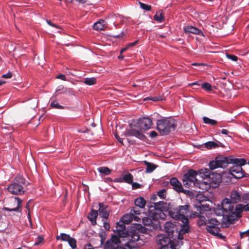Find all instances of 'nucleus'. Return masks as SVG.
<instances>
[{"instance_id":"nucleus-15","label":"nucleus","mask_w":249,"mask_h":249,"mask_svg":"<svg viewBox=\"0 0 249 249\" xmlns=\"http://www.w3.org/2000/svg\"><path fill=\"white\" fill-rule=\"evenodd\" d=\"M10 203L14 204L15 206L12 208H5V209L9 212L18 211L21 207L22 200L18 197H14L10 200Z\"/></svg>"},{"instance_id":"nucleus-35","label":"nucleus","mask_w":249,"mask_h":249,"mask_svg":"<svg viewBox=\"0 0 249 249\" xmlns=\"http://www.w3.org/2000/svg\"><path fill=\"white\" fill-rule=\"evenodd\" d=\"M98 171L105 175H109L111 173V170L107 167L103 166L97 169Z\"/></svg>"},{"instance_id":"nucleus-26","label":"nucleus","mask_w":249,"mask_h":249,"mask_svg":"<svg viewBox=\"0 0 249 249\" xmlns=\"http://www.w3.org/2000/svg\"><path fill=\"white\" fill-rule=\"evenodd\" d=\"M105 23V21L104 20L100 19L93 24V28L94 30L97 31L104 30L106 27V25Z\"/></svg>"},{"instance_id":"nucleus-31","label":"nucleus","mask_w":249,"mask_h":249,"mask_svg":"<svg viewBox=\"0 0 249 249\" xmlns=\"http://www.w3.org/2000/svg\"><path fill=\"white\" fill-rule=\"evenodd\" d=\"M71 237L69 234H67L65 233H60V235H57L56 237V239L57 240H61L63 241H66L68 242L69 240L71 238Z\"/></svg>"},{"instance_id":"nucleus-39","label":"nucleus","mask_w":249,"mask_h":249,"mask_svg":"<svg viewBox=\"0 0 249 249\" xmlns=\"http://www.w3.org/2000/svg\"><path fill=\"white\" fill-rule=\"evenodd\" d=\"M205 147L209 149H212L216 148V142L213 141H209L206 142L205 144Z\"/></svg>"},{"instance_id":"nucleus-14","label":"nucleus","mask_w":249,"mask_h":249,"mask_svg":"<svg viewBox=\"0 0 249 249\" xmlns=\"http://www.w3.org/2000/svg\"><path fill=\"white\" fill-rule=\"evenodd\" d=\"M99 208L98 212H99L100 215L103 218V219L107 220L109 215L108 206L105 205L104 203H99Z\"/></svg>"},{"instance_id":"nucleus-25","label":"nucleus","mask_w":249,"mask_h":249,"mask_svg":"<svg viewBox=\"0 0 249 249\" xmlns=\"http://www.w3.org/2000/svg\"><path fill=\"white\" fill-rule=\"evenodd\" d=\"M210 181L213 183L214 187L217 186L221 181V177L219 174L212 173L210 178Z\"/></svg>"},{"instance_id":"nucleus-27","label":"nucleus","mask_w":249,"mask_h":249,"mask_svg":"<svg viewBox=\"0 0 249 249\" xmlns=\"http://www.w3.org/2000/svg\"><path fill=\"white\" fill-rule=\"evenodd\" d=\"M122 220L123 223L122 224H123L126 228L124 224H128L132 221V214L130 213H126L122 217ZM117 224L122 225V224H119L118 222L117 223L116 226Z\"/></svg>"},{"instance_id":"nucleus-57","label":"nucleus","mask_w":249,"mask_h":249,"mask_svg":"<svg viewBox=\"0 0 249 249\" xmlns=\"http://www.w3.org/2000/svg\"><path fill=\"white\" fill-rule=\"evenodd\" d=\"M158 134L155 131H152L150 133V137L151 138H155L157 136Z\"/></svg>"},{"instance_id":"nucleus-21","label":"nucleus","mask_w":249,"mask_h":249,"mask_svg":"<svg viewBox=\"0 0 249 249\" xmlns=\"http://www.w3.org/2000/svg\"><path fill=\"white\" fill-rule=\"evenodd\" d=\"M176 229V225L170 222H166L164 225V230L169 236H173L174 231Z\"/></svg>"},{"instance_id":"nucleus-8","label":"nucleus","mask_w":249,"mask_h":249,"mask_svg":"<svg viewBox=\"0 0 249 249\" xmlns=\"http://www.w3.org/2000/svg\"><path fill=\"white\" fill-rule=\"evenodd\" d=\"M197 172L193 170L190 169L185 173L183 177V185L186 188H189L196 186L197 184L198 180L196 178Z\"/></svg>"},{"instance_id":"nucleus-51","label":"nucleus","mask_w":249,"mask_h":249,"mask_svg":"<svg viewBox=\"0 0 249 249\" xmlns=\"http://www.w3.org/2000/svg\"><path fill=\"white\" fill-rule=\"evenodd\" d=\"M142 217L141 215H133L132 216V221H135L137 222H139L141 221V219H142Z\"/></svg>"},{"instance_id":"nucleus-20","label":"nucleus","mask_w":249,"mask_h":249,"mask_svg":"<svg viewBox=\"0 0 249 249\" xmlns=\"http://www.w3.org/2000/svg\"><path fill=\"white\" fill-rule=\"evenodd\" d=\"M185 33H192L195 35H200L202 32L197 28L192 25H186L183 27Z\"/></svg>"},{"instance_id":"nucleus-7","label":"nucleus","mask_w":249,"mask_h":249,"mask_svg":"<svg viewBox=\"0 0 249 249\" xmlns=\"http://www.w3.org/2000/svg\"><path fill=\"white\" fill-rule=\"evenodd\" d=\"M142 221L144 228H143L141 224H136L133 227L130 229L132 230L136 229L139 231V233L140 235V232L142 233L143 232L145 229L149 231H152L158 228L159 225V221L155 218H152L150 217H144L142 218ZM141 235H142L141 234Z\"/></svg>"},{"instance_id":"nucleus-38","label":"nucleus","mask_w":249,"mask_h":249,"mask_svg":"<svg viewBox=\"0 0 249 249\" xmlns=\"http://www.w3.org/2000/svg\"><path fill=\"white\" fill-rule=\"evenodd\" d=\"M123 179L128 184H131L133 182V176L130 173H128L123 176Z\"/></svg>"},{"instance_id":"nucleus-18","label":"nucleus","mask_w":249,"mask_h":249,"mask_svg":"<svg viewBox=\"0 0 249 249\" xmlns=\"http://www.w3.org/2000/svg\"><path fill=\"white\" fill-rule=\"evenodd\" d=\"M170 184L172 186L173 190L178 193L183 190V187L179 180L175 177L172 178L170 179Z\"/></svg>"},{"instance_id":"nucleus-4","label":"nucleus","mask_w":249,"mask_h":249,"mask_svg":"<svg viewBox=\"0 0 249 249\" xmlns=\"http://www.w3.org/2000/svg\"><path fill=\"white\" fill-rule=\"evenodd\" d=\"M176 124L174 119L163 118L157 122V129L162 135L168 134L172 130H174Z\"/></svg>"},{"instance_id":"nucleus-59","label":"nucleus","mask_w":249,"mask_h":249,"mask_svg":"<svg viewBox=\"0 0 249 249\" xmlns=\"http://www.w3.org/2000/svg\"><path fill=\"white\" fill-rule=\"evenodd\" d=\"M138 40H136L133 42H132V43H129L127 46L128 47V48L130 47H133V46H134L135 45H136L137 44V43H138Z\"/></svg>"},{"instance_id":"nucleus-61","label":"nucleus","mask_w":249,"mask_h":249,"mask_svg":"<svg viewBox=\"0 0 249 249\" xmlns=\"http://www.w3.org/2000/svg\"><path fill=\"white\" fill-rule=\"evenodd\" d=\"M246 233H247L248 235H249V230H248L247 231L243 232H241L240 233V235L241 238H243L244 234H246Z\"/></svg>"},{"instance_id":"nucleus-9","label":"nucleus","mask_w":249,"mask_h":249,"mask_svg":"<svg viewBox=\"0 0 249 249\" xmlns=\"http://www.w3.org/2000/svg\"><path fill=\"white\" fill-rule=\"evenodd\" d=\"M220 222L215 218H211L208 220L206 230L207 231L213 235L217 234L220 231L218 227Z\"/></svg>"},{"instance_id":"nucleus-36","label":"nucleus","mask_w":249,"mask_h":249,"mask_svg":"<svg viewBox=\"0 0 249 249\" xmlns=\"http://www.w3.org/2000/svg\"><path fill=\"white\" fill-rule=\"evenodd\" d=\"M50 106L52 108H56V109H64L66 107H64L61 105H60L58 101L56 100L53 101L51 104Z\"/></svg>"},{"instance_id":"nucleus-12","label":"nucleus","mask_w":249,"mask_h":249,"mask_svg":"<svg viewBox=\"0 0 249 249\" xmlns=\"http://www.w3.org/2000/svg\"><path fill=\"white\" fill-rule=\"evenodd\" d=\"M166 204L162 201H160L158 202L154 203L155 212L156 214V218H160L161 219L164 218L165 214L163 213V209L165 207Z\"/></svg>"},{"instance_id":"nucleus-43","label":"nucleus","mask_w":249,"mask_h":249,"mask_svg":"<svg viewBox=\"0 0 249 249\" xmlns=\"http://www.w3.org/2000/svg\"><path fill=\"white\" fill-rule=\"evenodd\" d=\"M139 4L140 7L145 11H149L151 9V6L150 5L145 4L140 1L139 2Z\"/></svg>"},{"instance_id":"nucleus-53","label":"nucleus","mask_w":249,"mask_h":249,"mask_svg":"<svg viewBox=\"0 0 249 249\" xmlns=\"http://www.w3.org/2000/svg\"><path fill=\"white\" fill-rule=\"evenodd\" d=\"M170 248L171 249H179V246L178 244H175L174 242H170Z\"/></svg>"},{"instance_id":"nucleus-50","label":"nucleus","mask_w":249,"mask_h":249,"mask_svg":"<svg viewBox=\"0 0 249 249\" xmlns=\"http://www.w3.org/2000/svg\"><path fill=\"white\" fill-rule=\"evenodd\" d=\"M44 240V238L41 236H38L36 239V241L34 243L35 246L38 245L40 243H41Z\"/></svg>"},{"instance_id":"nucleus-32","label":"nucleus","mask_w":249,"mask_h":249,"mask_svg":"<svg viewBox=\"0 0 249 249\" xmlns=\"http://www.w3.org/2000/svg\"><path fill=\"white\" fill-rule=\"evenodd\" d=\"M154 18L156 21H157L159 22H162L164 19V16H163V14L162 11H160L157 12L154 17Z\"/></svg>"},{"instance_id":"nucleus-49","label":"nucleus","mask_w":249,"mask_h":249,"mask_svg":"<svg viewBox=\"0 0 249 249\" xmlns=\"http://www.w3.org/2000/svg\"><path fill=\"white\" fill-rule=\"evenodd\" d=\"M132 188L133 189H137L139 188H141L142 187V186L137 182H133L131 183Z\"/></svg>"},{"instance_id":"nucleus-55","label":"nucleus","mask_w":249,"mask_h":249,"mask_svg":"<svg viewBox=\"0 0 249 249\" xmlns=\"http://www.w3.org/2000/svg\"><path fill=\"white\" fill-rule=\"evenodd\" d=\"M56 78L64 80V81L66 80V76L64 74H62L57 75L56 76Z\"/></svg>"},{"instance_id":"nucleus-60","label":"nucleus","mask_w":249,"mask_h":249,"mask_svg":"<svg viewBox=\"0 0 249 249\" xmlns=\"http://www.w3.org/2000/svg\"><path fill=\"white\" fill-rule=\"evenodd\" d=\"M105 240V233L103 232V236H101V245H102Z\"/></svg>"},{"instance_id":"nucleus-64","label":"nucleus","mask_w":249,"mask_h":249,"mask_svg":"<svg viewBox=\"0 0 249 249\" xmlns=\"http://www.w3.org/2000/svg\"><path fill=\"white\" fill-rule=\"evenodd\" d=\"M64 89V86H62V85L59 86L57 88V89H56V92H58V91H60V90H63V89Z\"/></svg>"},{"instance_id":"nucleus-34","label":"nucleus","mask_w":249,"mask_h":249,"mask_svg":"<svg viewBox=\"0 0 249 249\" xmlns=\"http://www.w3.org/2000/svg\"><path fill=\"white\" fill-rule=\"evenodd\" d=\"M200 174L203 175L204 176H202L204 178H210L212 174L211 171L208 169H202L199 171Z\"/></svg>"},{"instance_id":"nucleus-16","label":"nucleus","mask_w":249,"mask_h":249,"mask_svg":"<svg viewBox=\"0 0 249 249\" xmlns=\"http://www.w3.org/2000/svg\"><path fill=\"white\" fill-rule=\"evenodd\" d=\"M157 243L161 247H168L169 244L171 242L170 239L165 234H161L158 235L157 237Z\"/></svg>"},{"instance_id":"nucleus-42","label":"nucleus","mask_w":249,"mask_h":249,"mask_svg":"<svg viewBox=\"0 0 249 249\" xmlns=\"http://www.w3.org/2000/svg\"><path fill=\"white\" fill-rule=\"evenodd\" d=\"M70 246L72 249H75L77 247L76 240L74 238H71L68 242Z\"/></svg>"},{"instance_id":"nucleus-63","label":"nucleus","mask_w":249,"mask_h":249,"mask_svg":"<svg viewBox=\"0 0 249 249\" xmlns=\"http://www.w3.org/2000/svg\"><path fill=\"white\" fill-rule=\"evenodd\" d=\"M216 147H224V145L219 142H216Z\"/></svg>"},{"instance_id":"nucleus-46","label":"nucleus","mask_w":249,"mask_h":249,"mask_svg":"<svg viewBox=\"0 0 249 249\" xmlns=\"http://www.w3.org/2000/svg\"><path fill=\"white\" fill-rule=\"evenodd\" d=\"M107 220L105 219H103L102 221H103V227L106 230L109 231L110 230V227L109 223L107 222Z\"/></svg>"},{"instance_id":"nucleus-10","label":"nucleus","mask_w":249,"mask_h":249,"mask_svg":"<svg viewBox=\"0 0 249 249\" xmlns=\"http://www.w3.org/2000/svg\"><path fill=\"white\" fill-rule=\"evenodd\" d=\"M152 121L148 117L139 118L134 126L138 128L140 130H146L151 128Z\"/></svg>"},{"instance_id":"nucleus-1","label":"nucleus","mask_w":249,"mask_h":249,"mask_svg":"<svg viewBox=\"0 0 249 249\" xmlns=\"http://www.w3.org/2000/svg\"><path fill=\"white\" fill-rule=\"evenodd\" d=\"M116 231L120 237H127L128 242L123 247H118L116 249H137L145 242L144 236L140 235L138 230L132 229L126 230L123 224H117Z\"/></svg>"},{"instance_id":"nucleus-2","label":"nucleus","mask_w":249,"mask_h":249,"mask_svg":"<svg viewBox=\"0 0 249 249\" xmlns=\"http://www.w3.org/2000/svg\"><path fill=\"white\" fill-rule=\"evenodd\" d=\"M237 212L236 206L234 207V204L228 198H224L221 204L218 205L216 209V213L217 215H223L230 222L238 219L235 215Z\"/></svg>"},{"instance_id":"nucleus-29","label":"nucleus","mask_w":249,"mask_h":249,"mask_svg":"<svg viewBox=\"0 0 249 249\" xmlns=\"http://www.w3.org/2000/svg\"><path fill=\"white\" fill-rule=\"evenodd\" d=\"M143 162L146 166L145 172L147 173H152L157 167L155 164L146 160L143 161Z\"/></svg>"},{"instance_id":"nucleus-11","label":"nucleus","mask_w":249,"mask_h":249,"mask_svg":"<svg viewBox=\"0 0 249 249\" xmlns=\"http://www.w3.org/2000/svg\"><path fill=\"white\" fill-rule=\"evenodd\" d=\"M120 236L118 234L112 235L111 238L107 240L105 243L104 249H116L119 247L121 244Z\"/></svg>"},{"instance_id":"nucleus-23","label":"nucleus","mask_w":249,"mask_h":249,"mask_svg":"<svg viewBox=\"0 0 249 249\" xmlns=\"http://www.w3.org/2000/svg\"><path fill=\"white\" fill-rule=\"evenodd\" d=\"M230 199L234 204L239 202L241 198V196L237 191L234 190L231 192Z\"/></svg>"},{"instance_id":"nucleus-19","label":"nucleus","mask_w":249,"mask_h":249,"mask_svg":"<svg viewBox=\"0 0 249 249\" xmlns=\"http://www.w3.org/2000/svg\"><path fill=\"white\" fill-rule=\"evenodd\" d=\"M236 210L237 211L236 214L235 215V217L240 218L242 216V213L243 211L249 212V203L246 205H243L238 204L236 205Z\"/></svg>"},{"instance_id":"nucleus-47","label":"nucleus","mask_w":249,"mask_h":249,"mask_svg":"<svg viewBox=\"0 0 249 249\" xmlns=\"http://www.w3.org/2000/svg\"><path fill=\"white\" fill-rule=\"evenodd\" d=\"M226 56L229 59H231L233 61H237L238 60V57L233 54H226Z\"/></svg>"},{"instance_id":"nucleus-56","label":"nucleus","mask_w":249,"mask_h":249,"mask_svg":"<svg viewBox=\"0 0 249 249\" xmlns=\"http://www.w3.org/2000/svg\"><path fill=\"white\" fill-rule=\"evenodd\" d=\"M115 137L116 138V139L118 141V142L121 143H123V139L120 138L117 134H115Z\"/></svg>"},{"instance_id":"nucleus-37","label":"nucleus","mask_w":249,"mask_h":249,"mask_svg":"<svg viewBox=\"0 0 249 249\" xmlns=\"http://www.w3.org/2000/svg\"><path fill=\"white\" fill-rule=\"evenodd\" d=\"M203 121L205 124H209L212 125H215L217 124V122L216 120L210 119L205 116L203 117Z\"/></svg>"},{"instance_id":"nucleus-5","label":"nucleus","mask_w":249,"mask_h":249,"mask_svg":"<svg viewBox=\"0 0 249 249\" xmlns=\"http://www.w3.org/2000/svg\"><path fill=\"white\" fill-rule=\"evenodd\" d=\"M14 182L7 187V190L14 195H20L24 193L25 190L23 185L25 184L26 179L21 175L16 176Z\"/></svg>"},{"instance_id":"nucleus-13","label":"nucleus","mask_w":249,"mask_h":249,"mask_svg":"<svg viewBox=\"0 0 249 249\" xmlns=\"http://www.w3.org/2000/svg\"><path fill=\"white\" fill-rule=\"evenodd\" d=\"M233 157H226L223 156H218L216 158L218 165L219 168H224L227 166L228 164L231 163Z\"/></svg>"},{"instance_id":"nucleus-30","label":"nucleus","mask_w":249,"mask_h":249,"mask_svg":"<svg viewBox=\"0 0 249 249\" xmlns=\"http://www.w3.org/2000/svg\"><path fill=\"white\" fill-rule=\"evenodd\" d=\"M208 222V220L206 217L203 215H198V219L197 220V225L199 227L206 226Z\"/></svg>"},{"instance_id":"nucleus-48","label":"nucleus","mask_w":249,"mask_h":249,"mask_svg":"<svg viewBox=\"0 0 249 249\" xmlns=\"http://www.w3.org/2000/svg\"><path fill=\"white\" fill-rule=\"evenodd\" d=\"M147 100H152V101H160L162 100V98L160 96H151V97H148L147 98Z\"/></svg>"},{"instance_id":"nucleus-3","label":"nucleus","mask_w":249,"mask_h":249,"mask_svg":"<svg viewBox=\"0 0 249 249\" xmlns=\"http://www.w3.org/2000/svg\"><path fill=\"white\" fill-rule=\"evenodd\" d=\"M190 206L185 205L179 206L171 210L169 213L171 217L175 219L181 221L182 222L188 223L189 220L188 217L190 213Z\"/></svg>"},{"instance_id":"nucleus-40","label":"nucleus","mask_w":249,"mask_h":249,"mask_svg":"<svg viewBox=\"0 0 249 249\" xmlns=\"http://www.w3.org/2000/svg\"><path fill=\"white\" fill-rule=\"evenodd\" d=\"M209 166L211 170H214L216 168H219L216 159L214 160L211 161L209 162Z\"/></svg>"},{"instance_id":"nucleus-17","label":"nucleus","mask_w":249,"mask_h":249,"mask_svg":"<svg viewBox=\"0 0 249 249\" xmlns=\"http://www.w3.org/2000/svg\"><path fill=\"white\" fill-rule=\"evenodd\" d=\"M131 128L126 130L125 132V135L126 136H134L141 140L144 138V135L140 131L135 130L132 128V124H130Z\"/></svg>"},{"instance_id":"nucleus-6","label":"nucleus","mask_w":249,"mask_h":249,"mask_svg":"<svg viewBox=\"0 0 249 249\" xmlns=\"http://www.w3.org/2000/svg\"><path fill=\"white\" fill-rule=\"evenodd\" d=\"M233 165L230 167L229 171L230 174L237 178H241L245 177L244 171L242 166L246 164V160L244 159L232 158L231 163Z\"/></svg>"},{"instance_id":"nucleus-54","label":"nucleus","mask_w":249,"mask_h":249,"mask_svg":"<svg viewBox=\"0 0 249 249\" xmlns=\"http://www.w3.org/2000/svg\"><path fill=\"white\" fill-rule=\"evenodd\" d=\"M12 77V74L11 72H8L7 73L3 74L2 75V77L7 79L11 78Z\"/></svg>"},{"instance_id":"nucleus-24","label":"nucleus","mask_w":249,"mask_h":249,"mask_svg":"<svg viewBox=\"0 0 249 249\" xmlns=\"http://www.w3.org/2000/svg\"><path fill=\"white\" fill-rule=\"evenodd\" d=\"M98 215V211L92 209L89 213L88 218L91 222L92 225L96 224V219Z\"/></svg>"},{"instance_id":"nucleus-45","label":"nucleus","mask_w":249,"mask_h":249,"mask_svg":"<svg viewBox=\"0 0 249 249\" xmlns=\"http://www.w3.org/2000/svg\"><path fill=\"white\" fill-rule=\"evenodd\" d=\"M166 191L165 189H163L159 191L157 194L160 198H165L166 196Z\"/></svg>"},{"instance_id":"nucleus-33","label":"nucleus","mask_w":249,"mask_h":249,"mask_svg":"<svg viewBox=\"0 0 249 249\" xmlns=\"http://www.w3.org/2000/svg\"><path fill=\"white\" fill-rule=\"evenodd\" d=\"M84 83L89 86H92L96 84V78L95 77H87L84 79Z\"/></svg>"},{"instance_id":"nucleus-28","label":"nucleus","mask_w":249,"mask_h":249,"mask_svg":"<svg viewBox=\"0 0 249 249\" xmlns=\"http://www.w3.org/2000/svg\"><path fill=\"white\" fill-rule=\"evenodd\" d=\"M134 203L137 207L139 208H144L145 206L146 202L143 197H139L135 199Z\"/></svg>"},{"instance_id":"nucleus-52","label":"nucleus","mask_w":249,"mask_h":249,"mask_svg":"<svg viewBox=\"0 0 249 249\" xmlns=\"http://www.w3.org/2000/svg\"><path fill=\"white\" fill-rule=\"evenodd\" d=\"M47 23H48V25H49L50 26H52V27H54V28H56L57 29H59V26L58 25H57V24H54L52 22V21L50 20H49V19H46V20Z\"/></svg>"},{"instance_id":"nucleus-58","label":"nucleus","mask_w":249,"mask_h":249,"mask_svg":"<svg viewBox=\"0 0 249 249\" xmlns=\"http://www.w3.org/2000/svg\"><path fill=\"white\" fill-rule=\"evenodd\" d=\"M2 129H8L9 130V133H11L13 131V128L11 126L2 127Z\"/></svg>"},{"instance_id":"nucleus-44","label":"nucleus","mask_w":249,"mask_h":249,"mask_svg":"<svg viewBox=\"0 0 249 249\" xmlns=\"http://www.w3.org/2000/svg\"><path fill=\"white\" fill-rule=\"evenodd\" d=\"M201 87L206 91H211L212 90V85L208 82L203 83Z\"/></svg>"},{"instance_id":"nucleus-62","label":"nucleus","mask_w":249,"mask_h":249,"mask_svg":"<svg viewBox=\"0 0 249 249\" xmlns=\"http://www.w3.org/2000/svg\"><path fill=\"white\" fill-rule=\"evenodd\" d=\"M84 249H94L90 244H89L85 246Z\"/></svg>"},{"instance_id":"nucleus-41","label":"nucleus","mask_w":249,"mask_h":249,"mask_svg":"<svg viewBox=\"0 0 249 249\" xmlns=\"http://www.w3.org/2000/svg\"><path fill=\"white\" fill-rule=\"evenodd\" d=\"M130 213H131L132 214V216L133 215H141V211L140 210V208H138L137 207H133V208H132L130 210Z\"/></svg>"},{"instance_id":"nucleus-22","label":"nucleus","mask_w":249,"mask_h":249,"mask_svg":"<svg viewBox=\"0 0 249 249\" xmlns=\"http://www.w3.org/2000/svg\"><path fill=\"white\" fill-rule=\"evenodd\" d=\"M182 224L181 226L180 230L178 232V238L179 239H183L182 234L187 233L190 231V227L188 223L182 222Z\"/></svg>"}]
</instances>
